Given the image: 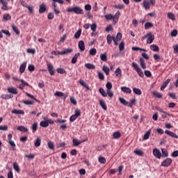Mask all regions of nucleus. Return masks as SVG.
<instances>
[{
	"mask_svg": "<svg viewBox=\"0 0 178 178\" xmlns=\"http://www.w3.org/2000/svg\"><path fill=\"white\" fill-rule=\"evenodd\" d=\"M56 72L59 73V74H63L66 73V70H65V68H57Z\"/></svg>",
	"mask_w": 178,
	"mask_h": 178,
	"instance_id": "de8ad7c7",
	"label": "nucleus"
},
{
	"mask_svg": "<svg viewBox=\"0 0 178 178\" xmlns=\"http://www.w3.org/2000/svg\"><path fill=\"white\" fill-rule=\"evenodd\" d=\"M165 134H168V136H170V137H172V138H178V136L173 133L172 131H170L169 130L165 131Z\"/></svg>",
	"mask_w": 178,
	"mask_h": 178,
	"instance_id": "dca6fc26",
	"label": "nucleus"
},
{
	"mask_svg": "<svg viewBox=\"0 0 178 178\" xmlns=\"http://www.w3.org/2000/svg\"><path fill=\"white\" fill-rule=\"evenodd\" d=\"M153 154L154 155L155 158H157L158 159H161V157L162 156L161 151L156 148L153 149Z\"/></svg>",
	"mask_w": 178,
	"mask_h": 178,
	"instance_id": "1a4fd4ad",
	"label": "nucleus"
},
{
	"mask_svg": "<svg viewBox=\"0 0 178 178\" xmlns=\"http://www.w3.org/2000/svg\"><path fill=\"white\" fill-rule=\"evenodd\" d=\"M106 87L107 88V90H112V83L108 82L106 85Z\"/></svg>",
	"mask_w": 178,
	"mask_h": 178,
	"instance_id": "e2e57ef3",
	"label": "nucleus"
},
{
	"mask_svg": "<svg viewBox=\"0 0 178 178\" xmlns=\"http://www.w3.org/2000/svg\"><path fill=\"white\" fill-rule=\"evenodd\" d=\"M122 40V34L120 33H118L116 35V40L120 41Z\"/></svg>",
	"mask_w": 178,
	"mask_h": 178,
	"instance_id": "774afa93",
	"label": "nucleus"
},
{
	"mask_svg": "<svg viewBox=\"0 0 178 178\" xmlns=\"http://www.w3.org/2000/svg\"><path fill=\"white\" fill-rule=\"evenodd\" d=\"M133 92H134V94H136V95H141V94H143V92L138 88H134L133 89Z\"/></svg>",
	"mask_w": 178,
	"mask_h": 178,
	"instance_id": "72a5a7b5",
	"label": "nucleus"
},
{
	"mask_svg": "<svg viewBox=\"0 0 178 178\" xmlns=\"http://www.w3.org/2000/svg\"><path fill=\"white\" fill-rule=\"evenodd\" d=\"M67 12L70 13H72V12H74V13H76V15H84V10L83 9L80 8V7L75 6L74 8H69L67 10Z\"/></svg>",
	"mask_w": 178,
	"mask_h": 178,
	"instance_id": "7ed1b4c3",
	"label": "nucleus"
},
{
	"mask_svg": "<svg viewBox=\"0 0 178 178\" xmlns=\"http://www.w3.org/2000/svg\"><path fill=\"white\" fill-rule=\"evenodd\" d=\"M80 35H81V29H79L77 32L74 34V38H76V40H79L80 38Z\"/></svg>",
	"mask_w": 178,
	"mask_h": 178,
	"instance_id": "c9c22d12",
	"label": "nucleus"
},
{
	"mask_svg": "<svg viewBox=\"0 0 178 178\" xmlns=\"http://www.w3.org/2000/svg\"><path fill=\"white\" fill-rule=\"evenodd\" d=\"M47 10V4L42 3L40 6L39 13H44Z\"/></svg>",
	"mask_w": 178,
	"mask_h": 178,
	"instance_id": "f3484780",
	"label": "nucleus"
},
{
	"mask_svg": "<svg viewBox=\"0 0 178 178\" xmlns=\"http://www.w3.org/2000/svg\"><path fill=\"white\" fill-rule=\"evenodd\" d=\"M99 92H100V94L102 95V97H108V94L106 93V92L105 91V90H104V88H100L99 89Z\"/></svg>",
	"mask_w": 178,
	"mask_h": 178,
	"instance_id": "e433bc0d",
	"label": "nucleus"
},
{
	"mask_svg": "<svg viewBox=\"0 0 178 178\" xmlns=\"http://www.w3.org/2000/svg\"><path fill=\"white\" fill-rule=\"evenodd\" d=\"M119 99L121 104H122L123 105H126L127 106H129V102H127L126 99H124V98L120 97Z\"/></svg>",
	"mask_w": 178,
	"mask_h": 178,
	"instance_id": "ea45409f",
	"label": "nucleus"
},
{
	"mask_svg": "<svg viewBox=\"0 0 178 178\" xmlns=\"http://www.w3.org/2000/svg\"><path fill=\"white\" fill-rule=\"evenodd\" d=\"M149 136H151V130L147 131L143 136V140H148L149 138Z\"/></svg>",
	"mask_w": 178,
	"mask_h": 178,
	"instance_id": "79ce46f5",
	"label": "nucleus"
},
{
	"mask_svg": "<svg viewBox=\"0 0 178 178\" xmlns=\"http://www.w3.org/2000/svg\"><path fill=\"white\" fill-rule=\"evenodd\" d=\"M47 69L49 70V74L51 76H55V68L54 67V65H52V63H47Z\"/></svg>",
	"mask_w": 178,
	"mask_h": 178,
	"instance_id": "39448f33",
	"label": "nucleus"
},
{
	"mask_svg": "<svg viewBox=\"0 0 178 178\" xmlns=\"http://www.w3.org/2000/svg\"><path fill=\"white\" fill-rule=\"evenodd\" d=\"M2 5L1 10H9V6L8 5V1L6 0H0Z\"/></svg>",
	"mask_w": 178,
	"mask_h": 178,
	"instance_id": "0eeeda50",
	"label": "nucleus"
},
{
	"mask_svg": "<svg viewBox=\"0 0 178 178\" xmlns=\"http://www.w3.org/2000/svg\"><path fill=\"white\" fill-rule=\"evenodd\" d=\"M40 126L41 127H48L49 125L48 124V121L46 120L44 121L40 122Z\"/></svg>",
	"mask_w": 178,
	"mask_h": 178,
	"instance_id": "49530a36",
	"label": "nucleus"
},
{
	"mask_svg": "<svg viewBox=\"0 0 178 178\" xmlns=\"http://www.w3.org/2000/svg\"><path fill=\"white\" fill-rule=\"evenodd\" d=\"M3 20H5L6 22H8V20H10V19H12V17L10 16V14H9V13H6V14L3 15Z\"/></svg>",
	"mask_w": 178,
	"mask_h": 178,
	"instance_id": "473e14b6",
	"label": "nucleus"
},
{
	"mask_svg": "<svg viewBox=\"0 0 178 178\" xmlns=\"http://www.w3.org/2000/svg\"><path fill=\"white\" fill-rule=\"evenodd\" d=\"M143 6L145 10H149L151 9V3L148 0H143Z\"/></svg>",
	"mask_w": 178,
	"mask_h": 178,
	"instance_id": "6e6552de",
	"label": "nucleus"
},
{
	"mask_svg": "<svg viewBox=\"0 0 178 178\" xmlns=\"http://www.w3.org/2000/svg\"><path fill=\"white\" fill-rule=\"evenodd\" d=\"M102 70H103V72H104V73L106 74V76H109L110 70L108 66H106V65L103 66Z\"/></svg>",
	"mask_w": 178,
	"mask_h": 178,
	"instance_id": "f704fd0d",
	"label": "nucleus"
},
{
	"mask_svg": "<svg viewBox=\"0 0 178 178\" xmlns=\"http://www.w3.org/2000/svg\"><path fill=\"white\" fill-rule=\"evenodd\" d=\"M134 152L136 155H138V156H143V155H144V152L140 149H136Z\"/></svg>",
	"mask_w": 178,
	"mask_h": 178,
	"instance_id": "09e8293b",
	"label": "nucleus"
},
{
	"mask_svg": "<svg viewBox=\"0 0 178 178\" xmlns=\"http://www.w3.org/2000/svg\"><path fill=\"white\" fill-rule=\"evenodd\" d=\"M120 51H123L124 49V42H121L120 45H119Z\"/></svg>",
	"mask_w": 178,
	"mask_h": 178,
	"instance_id": "0e129e2a",
	"label": "nucleus"
},
{
	"mask_svg": "<svg viewBox=\"0 0 178 178\" xmlns=\"http://www.w3.org/2000/svg\"><path fill=\"white\" fill-rule=\"evenodd\" d=\"M40 145H41V138L38 137L35 140V147H40Z\"/></svg>",
	"mask_w": 178,
	"mask_h": 178,
	"instance_id": "58836bf2",
	"label": "nucleus"
},
{
	"mask_svg": "<svg viewBox=\"0 0 178 178\" xmlns=\"http://www.w3.org/2000/svg\"><path fill=\"white\" fill-rule=\"evenodd\" d=\"M78 47L81 52L86 51V44L84 43V41L80 40L78 43Z\"/></svg>",
	"mask_w": 178,
	"mask_h": 178,
	"instance_id": "9b49d317",
	"label": "nucleus"
},
{
	"mask_svg": "<svg viewBox=\"0 0 178 178\" xmlns=\"http://www.w3.org/2000/svg\"><path fill=\"white\" fill-rule=\"evenodd\" d=\"M27 66V62L24 61L23 63L21 64L19 67V72L21 74H23L26 71V67Z\"/></svg>",
	"mask_w": 178,
	"mask_h": 178,
	"instance_id": "ddd939ff",
	"label": "nucleus"
},
{
	"mask_svg": "<svg viewBox=\"0 0 178 178\" xmlns=\"http://www.w3.org/2000/svg\"><path fill=\"white\" fill-rule=\"evenodd\" d=\"M7 90H8V92H10V94H13L14 95H17V94H19V91L16 88L10 87Z\"/></svg>",
	"mask_w": 178,
	"mask_h": 178,
	"instance_id": "f8f14e48",
	"label": "nucleus"
},
{
	"mask_svg": "<svg viewBox=\"0 0 178 178\" xmlns=\"http://www.w3.org/2000/svg\"><path fill=\"white\" fill-rule=\"evenodd\" d=\"M13 31H15V33H16L17 34V35H19V34H20V31H19V28H17V26L13 25Z\"/></svg>",
	"mask_w": 178,
	"mask_h": 178,
	"instance_id": "4d7b16f0",
	"label": "nucleus"
},
{
	"mask_svg": "<svg viewBox=\"0 0 178 178\" xmlns=\"http://www.w3.org/2000/svg\"><path fill=\"white\" fill-rule=\"evenodd\" d=\"M99 104L102 109H104V111H107L108 106H106V102H105L104 99H101L99 101Z\"/></svg>",
	"mask_w": 178,
	"mask_h": 178,
	"instance_id": "6ab92c4d",
	"label": "nucleus"
},
{
	"mask_svg": "<svg viewBox=\"0 0 178 178\" xmlns=\"http://www.w3.org/2000/svg\"><path fill=\"white\" fill-rule=\"evenodd\" d=\"M172 160L170 158L165 159L162 163L161 166L164 168H168L172 165Z\"/></svg>",
	"mask_w": 178,
	"mask_h": 178,
	"instance_id": "423d86ee",
	"label": "nucleus"
},
{
	"mask_svg": "<svg viewBox=\"0 0 178 178\" xmlns=\"http://www.w3.org/2000/svg\"><path fill=\"white\" fill-rule=\"evenodd\" d=\"M151 27H154V24H152L151 22H147L145 24V30H148V29H151Z\"/></svg>",
	"mask_w": 178,
	"mask_h": 178,
	"instance_id": "a19ab883",
	"label": "nucleus"
},
{
	"mask_svg": "<svg viewBox=\"0 0 178 178\" xmlns=\"http://www.w3.org/2000/svg\"><path fill=\"white\" fill-rule=\"evenodd\" d=\"M23 104L25 105H34V101L24 100Z\"/></svg>",
	"mask_w": 178,
	"mask_h": 178,
	"instance_id": "6e6d98bb",
	"label": "nucleus"
},
{
	"mask_svg": "<svg viewBox=\"0 0 178 178\" xmlns=\"http://www.w3.org/2000/svg\"><path fill=\"white\" fill-rule=\"evenodd\" d=\"M135 104H136V99H131V103L128 104V106L129 108H131V106H133V105H135Z\"/></svg>",
	"mask_w": 178,
	"mask_h": 178,
	"instance_id": "680f3d73",
	"label": "nucleus"
},
{
	"mask_svg": "<svg viewBox=\"0 0 178 178\" xmlns=\"http://www.w3.org/2000/svg\"><path fill=\"white\" fill-rule=\"evenodd\" d=\"M104 17L107 20H113L114 24H116V23L119 22V18L120 17V11H117L115 15L112 14H107Z\"/></svg>",
	"mask_w": 178,
	"mask_h": 178,
	"instance_id": "f257e3e1",
	"label": "nucleus"
},
{
	"mask_svg": "<svg viewBox=\"0 0 178 178\" xmlns=\"http://www.w3.org/2000/svg\"><path fill=\"white\" fill-rule=\"evenodd\" d=\"M114 73L116 77H122V70L120 67L117 68Z\"/></svg>",
	"mask_w": 178,
	"mask_h": 178,
	"instance_id": "cd10ccee",
	"label": "nucleus"
},
{
	"mask_svg": "<svg viewBox=\"0 0 178 178\" xmlns=\"http://www.w3.org/2000/svg\"><path fill=\"white\" fill-rule=\"evenodd\" d=\"M79 84H81V86H82L83 87H84L85 88H86V90H91V88H90V86H88V84H87V83L84 82V80L81 79L79 81Z\"/></svg>",
	"mask_w": 178,
	"mask_h": 178,
	"instance_id": "412c9836",
	"label": "nucleus"
},
{
	"mask_svg": "<svg viewBox=\"0 0 178 178\" xmlns=\"http://www.w3.org/2000/svg\"><path fill=\"white\" fill-rule=\"evenodd\" d=\"M121 90L125 94H131V89H130L129 87L122 86L121 88Z\"/></svg>",
	"mask_w": 178,
	"mask_h": 178,
	"instance_id": "a211bd4d",
	"label": "nucleus"
},
{
	"mask_svg": "<svg viewBox=\"0 0 178 178\" xmlns=\"http://www.w3.org/2000/svg\"><path fill=\"white\" fill-rule=\"evenodd\" d=\"M114 39H115V38L112 37V35H107L106 40H107V43L108 44V45H111V44H112V41H113Z\"/></svg>",
	"mask_w": 178,
	"mask_h": 178,
	"instance_id": "c85d7f7f",
	"label": "nucleus"
},
{
	"mask_svg": "<svg viewBox=\"0 0 178 178\" xmlns=\"http://www.w3.org/2000/svg\"><path fill=\"white\" fill-rule=\"evenodd\" d=\"M28 70L29 72H34L35 70V66L34 65H29Z\"/></svg>",
	"mask_w": 178,
	"mask_h": 178,
	"instance_id": "13d9d810",
	"label": "nucleus"
},
{
	"mask_svg": "<svg viewBox=\"0 0 178 178\" xmlns=\"http://www.w3.org/2000/svg\"><path fill=\"white\" fill-rule=\"evenodd\" d=\"M132 67L134 68L137 74L140 77H144V72H143V70L138 66V64H137L135 62L132 63Z\"/></svg>",
	"mask_w": 178,
	"mask_h": 178,
	"instance_id": "20e7f679",
	"label": "nucleus"
},
{
	"mask_svg": "<svg viewBox=\"0 0 178 178\" xmlns=\"http://www.w3.org/2000/svg\"><path fill=\"white\" fill-rule=\"evenodd\" d=\"M12 113H15V115H24V111L23 110H13Z\"/></svg>",
	"mask_w": 178,
	"mask_h": 178,
	"instance_id": "c756f323",
	"label": "nucleus"
},
{
	"mask_svg": "<svg viewBox=\"0 0 178 178\" xmlns=\"http://www.w3.org/2000/svg\"><path fill=\"white\" fill-rule=\"evenodd\" d=\"M10 145H11L13 151H15V149H16V144L15 143V142L13 140H10L8 141Z\"/></svg>",
	"mask_w": 178,
	"mask_h": 178,
	"instance_id": "603ef678",
	"label": "nucleus"
},
{
	"mask_svg": "<svg viewBox=\"0 0 178 178\" xmlns=\"http://www.w3.org/2000/svg\"><path fill=\"white\" fill-rule=\"evenodd\" d=\"M146 38H147V44H152V42H154V40H155V35H152V32H149L148 33L145 35L143 37H142L141 41H144V40H145Z\"/></svg>",
	"mask_w": 178,
	"mask_h": 178,
	"instance_id": "f03ea898",
	"label": "nucleus"
},
{
	"mask_svg": "<svg viewBox=\"0 0 178 178\" xmlns=\"http://www.w3.org/2000/svg\"><path fill=\"white\" fill-rule=\"evenodd\" d=\"M80 55H81L80 53H76L74 57L72 59V63L73 65L76 64L77 63V59H79V56H80Z\"/></svg>",
	"mask_w": 178,
	"mask_h": 178,
	"instance_id": "aec40b11",
	"label": "nucleus"
},
{
	"mask_svg": "<svg viewBox=\"0 0 178 178\" xmlns=\"http://www.w3.org/2000/svg\"><path fill=\"white\" fill-rule=\"evenodd\" d=\"M162 156L163 158H168L169 156V153L168 152V149L163 148L161 149Z\"/></svg>",
	"mask_w": 178,
	"mask_h": 178,
	"instance_id": "393cba45",
	"label": "nucleus"
},
{
	"mask_svg": "<svg viewBox=\"0 0 178 178\" xmlns=\"http://www.w3.org/2000/svg\"><path fill=\"white\" fill-rule=\"evenodd\" d=\"M168 19H170V20H172L173 22L176 20V15H175V14H173L172 13H168Z\"/></svg>",
	"mask_w": 178,
	"mask_h": 178,
	"instance_id": "7c9ffc66",
	"label": "nucleus"
},
{
	"mask_svg": "<svg viewBox=\"0 0 178 178\" xmlns=\"http://www.w3.org/2000/svg\"><path fill=\"white\" fill-rule=\"evenodd\" d=\"M114 8L115 9H124V6L122 4H118V5H115Z\"/></svg>",
	"mask_w": 178,
	"mask_h": 178,
	"instance_id": "052dcab7",
	"label": "nucleus"
},
{
	"mask_svg": "<svg viewBox=\"0 0 178 178\" xmlns=\"http://www.w3.org/2000/svg\"><path fill=\"white\" fill-rule=\"evenodd\" d=\"M99 162L100 163L105 164V163H106V159H105V157H104V156H99Z\"/></svg>",
	"mask_w": 178,
	"mask_h": 178,
	"instance_id": "8fccbe9b",
	"label": "nucleus"
},
{
	"mask_svg": "<svg viewBox=\"0 0 178 178\" xmlns=\"http://www.w3.org/2000/svg\"><path fill=\"white\" fill-rule=\"evenodd\" d=\"M153 95H154V97H156V98H159V99L162 98V97H163L162 94L157 91H154Z\"/></svg>",
	"mask_w": 178,
	"mask_h": 178,
	"instance_id": "37998d69",
	"label": "nucleus"
},
{
	"mask_svg": "<svg viewBox=\"0 0 178 178\" xmlns=\"http://www.w3.org/2000/svg\"><path fill=\"white\" fill-rule=\"evenodd\" d=\"M159 112H161V113H162L161 118H163V119H166V115H168V116H169V113L163 111L162 109H160Z\"/></svg>",
	"mask_w": 178,
	"mask_h": 178,
	"instance_id": "3c124183",
	"label": "nucleus"
},
{
	"mask_svg": "<svg viewBox=\"0 0 178 178\" xmlns=\"http://www.w3.org/2000/svg\"><path fill=\"white\" fill-rule=\"evenodd\" d=\"M113 137L115 140H118V138H120V137H122V134L120 133V131H115L113 133Z\"/></svg>",
	"mask_w": 178,
	"mask_h": 178,
	"instance_id": "bb28decb",
	"label": "nucleus"
},
{
	"mask_svg": "<svg viewBox=\"0 0 178 178\" xmlns=\"http://www.w3.org/2000/svg\"><path fill=\"white\" fill-rule=\"evenodd\" d=\"M86 141H88V138L84 139L83 140H79L74 138L73 139L72 143L75 147H77V145H80V144H82V143H86Z\"/></svg>",
	"mask_w": 178,
	"mask_h": 178,
	"instance_id": "9d476101",
	"label": "nucleus"
},
{
	"mask_svg": "<svg viewBox=\"0 0 178 178\" xmlns=\"http://www.w3.org/2000/svg\"><path fill=\"white\" fill-rule=\"evenodd\" d=\"M100 59L102 62H108V55L106 53L100 54Z\"/></svg>",
	"mask_w": 178,
	"mask_h": 178,
	"instance_id": "4be33fe9",
	"label": "nucleus"
},
{
	"mask_svg": "<svg viewBox=\"0 0 178 178\" xmlns=\"http://www.w3.org/2000/svg\"><path fill=\"white\" fill-rule=\"evenodd\" d=\"M150 49L154 52H159V47L156 44L150 45Z\"/></svg>",
	"mask_w": 178,
	"mask_h": 178,
	"instance_id": "a878e982",
	"label": "nucleus"
},
{
	"mask_svg": "<svg viewBox=\"0 0 178 178\" xmlns=\"http://www.w3.org/2000/svg\"><path fill=\"white\" fill-rule=\"evenodd\" d=\"M32 131L33 133H35V131H37L38 129V124L37 122H35L33 125H32Z\"/></svg>",
	"mask_w": 178,
	"mask_h": 178,
	"instance_id": "4c0bfd02",
	"label": "nucleus"
},
{
	"mask_svg": "<svg viewBox=\"0 0 178 178\" xmlns=\"http://www.w3.org/2000/svg\"><path fill=\"white\" fill-rule=\"evenodd\" d=\"M48 147L50 149H54L55 144L54 143V142L50 141L48 143Z\"/></svg>",
	"mask_w": 178,
	"mask_h": 178,
	"instance_id": "5fc2aeb1",
	"label": "nucleus"
},
{
	"mask_svg": "<svg viewBox=\"0 0 178 178\" xmlns=\"http://www.w3.org/2000/svg\"><path fill=\"white\" fill-rule=\"evenodd\" d=\"M85 66L86 67H87V69H95V66L94 65V64L86 63Z\"/></svg>",
	"mask_w": 178,
	"mask_h": 178,
	"instance_id": "864d4df0",
	"label": "nucleus"
},
{
	"mask_svg": "<svg viewBox=\"0 0 178 178\" xmlns=\"http://www.w3.org/2000/svg\"><path fill=\"white\" fill-rule=\"evenodd\" d=\"M90 55H91L92 56H95V55H97V49L95 48H92L89 51Z\"/></svg>",
	"mask_w": 178,
	"mask_h": 178,
	"instance_id": "c03bdc74",
	"label": "nucleus"
},
{
	"mask_svg": "<svg viewBox=\"0 0 178 178\" xmlns=\"http://www.w3.org/2000/svg\"><path fill=\"white\" fill-rule=\"evenodd\" d=\"M13 168L15 172H17L19 173L20 172V167L19 166V164L17 163H13Z\"/></svg>",
	"mask_w": 178,
	"mask_h": 178,
	"instance_id": "2f4dec72",
	"label": "nucleus"
},
{
	"mask_svg": "<svg viewBox=\"0 0 178 178\" xmlns=\"http://www.w3.org/2000/svg\"><path fill=\"white\" fill-rule=\"evenodd\" d=\"M17 130L22 133H27V131H29V129L26 128L24 126H19Z\"/></svg>",
	"mask_w": 178,
	"mask_h": 178,
	"instance_id": "b1692460",
	"label": "nucleus"
},
{
	"mask_svg": "<svg viewBox=\"0 0 178 178\" xmlns=\"http://www.w3.org/2000/svg\"><path fill=\"white\" fill-rule=\"evenodd\" d=\"M174 49V54H178V44H175L172 47Z\"/></svg>",
	"mask_w": 178,
	"mask_h": 178,
	"instance_id": "338daca9",
	"label": "nucleus"
},
{
	"mask_svg": "<svg viewBox=\"0 0 178 178\" xmlns=\"http://www.w3.org/2000/svg\"><path fill=\"white\" fill-rule=\"evenodd\" d=\"M107 95H108V97H110V98H113V92L111 90H107Z\"/></svg>",
	"mask_w": 178,
	"mask_h": 178,
	"instance_id": "69168bd1",
	"label": "nucleus"
},
{
	"mask_svg": "<svg viewBox=\"0 0 178 178\" xmlns=\"http://www.w3.org/2000/svg\"><path fill=\"white\" fill-rule=\"evenodd\" d=\"M73 52V49H65L63 51H61L60 53L58 52V54L60 55H67V54H72Z\"/></svg>",
	"mask_w": 178,
	"mask_h": 178,
	"instance_id": "4468645a",
	"label": "nucleus"
},
{
	"mask_svg": "<svg viewBox=\"0 0 178 178\" xmlns=\"http://www.w3.org/2000/svg\"><path fill=\"white\" fill-rule=\"evenodd\" d=\"M97 23H93L92 24H90V29L93 33H95L97 31Z\"/></svg>",
	"mask_w": 178,
	"mask_h": 178,
	"instance_id": "a18cd8bd",
	"label": "nucleus"
},
{
	"mask_svg": "<svg viewBox=\"0 0 178 178\" xmlns=\"http://www.w3.org/2000/svg\"><path fill=\"white\" fill-rule=\"evenodd\" d=\"M70 102L73 104V105H77V100H76V98H74V97H70Z\"/></svg>",
	"mask_w": 178,
	"mask_h": 178,
	"instance_id": "bf43d9fd",
	"label": "nucleus"
},
{
	"mask_svg": "<svg viewBox=\"0 0 178 178\" xmlns=\"http://www.w3.org/2000/svg\"><path fill=\"white\" fill-rule=\"evenodd\" d=\"M140 63L142 69L143 70L147 69V65L145 64V60H144V58H140Z\"/></svg>",
	"mask_w": 178,
	"mask_h": 178,
	"instance_id": "5701e85b",
	"label": "nucleus"
},
{
	"mask_svg": "<svg viewBox=\"0 0 178 178\" xmlns=\"http://www.w3.org/2000/svg\"><path fill=\"white\" fill-rule=\"evenodd\" d=\"M170 83V79H168L161 86L160 90L161 91H163L167 87L168 85Z\"/></svg>",
	"mask_w": 178,
	"mask_h": 178,
	"instance_id": "2eb2a0df",
	"label": "nucleus"
}]
</instances>
